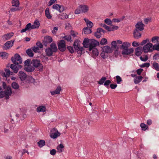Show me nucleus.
Segmentation results:
<instances>
[{"label": "nucleus", "instance_id": "nucleus-1", "mask_svg": "<svg viewBox=\"0 0 159 159\" xmlns=\"http://www.w3.org/2000/svg\"><path fill=\"white\" fill-rule=\"evenodd\" d=\"M2 86L5 91L0 92V98H3L5 97L6 99H8L9 96H11L12 94L11 88L9 85L7 86L5 82H3Z\"/></svg>", "mask_w": 159, "mask_h": 159}, {"label": "nucleus", "instance_id": "nucleus-2", "mask_svg": "<svg viewBox=\"0 0 159 159\" xmlns=\"http://www.w3.org/2000/svg\"><path fill=\"white\" fill-rule=\"evenodd\" d=\"M57 51V47L55 43H52L50 47L47 48L45 50L46 55L49 57L52 56L53 53L56 52Z\"/></svg>", "mask_w": 159, "mask_h": 159}, {"label": "nucleus", "instance_id": "nucleus-3", "mask_svg": "<svg viewBox=\"0 0 159 159\" xmlns=\"http://www.w3.org/2000/svg\"><path fill=\"white\" fill-rule=\"evenodd\" d=\"M89 9V7L88 6L85 4L81 5L75 9L74 13L75 14L86 13L88 11Z\"/></svg>", "mask_w": 159, "mask_h": 159}, {"label": "nucleus", "instance_id": "nucleus-4", "mask_svg": "<svg viewBox=\"0 0 159 159\" xmlns=\"http://www.w3.org/2000/svg\"><path fill=\"white\" fill-rule=\"evenodd\" d=\"M11 60L14 64L19 65L22 63V59L20 56L18 54L15 55L14 57H11Z\"/></svg>", "mask_w": 159, "mask_h": 159}, {"label": "nucleus", "instance_id": "nucleus-5", "mask_svg": "<svg viewBox=\"0 0 159 159\" xmlns=\"http://www.w3.org/2000/svg\"><path fill=\"white\" fill-rule=\"evenodd\" d=\"M143 48L144 52L145 53L151 52L153 51V45L150 43H147Z\"/></svg>", "mask_w": 159, "mask_h": 159}, {"label": "nucleus", "instance_id": "nucleus-6", "mask_svg": "<svg viewBox=\"0 0 159 159\" xmlns=\"http://www.w3.org/2000/svg\"><path fill=\"white\" fill-rule=\"evenodd\" d=\"M32 63L33 66L38 69L40 70H42L43 68L42 65L40 63L39 60L37 59H33Z\"/></svg>", "mask_w": 159, "mask_h": 159}, {"label": "nucleus", "instance_id": "nucleus-7", "mask_svg": "<svg viewBox=\"0 0 159 159\" xmlns=\"http://www.w3.org/2000/svg\"><path fill=\"white\" fill-rule=\"evenodd\" d=\"M60 134V133L58 132L56 129L53 128L51 131L50 136L52 138L55 139L59 136Z\"/></svg>", "mask_w": 159, "mask_h": 159}, {"label": "nucleus", "instance_id": "nucleus-8", "mask_svg": "<svg viewBox=\"0 0 159 159\" xmlns=\"http://www.w3.org/2000/svg\"><path fill=\"white\" fill-rule=\"evenodd\" d=\"M74 46L75 49L79 51L82 52L83 51V48L80 46V41L78 40H75L74 44Z\"/></svg>", "mask_w": 159, "mask_h": 159}, {"label": "nucleus", "instance_id": "nucleus-9", "mask_svg": "<svg viewBox=\"0 0 159 159\" xmlns=\"http://www.w3.org/2000/svg\"><path fill=\"white\" fill-rule=\"evenodd\" d=\"M59 49L61 52L64 51L66 48L65 44V42L64 40H61L58 44Z\"/></svg>", "mask_w": 159, "mask_h": 159}, {"label": "nucleus", "instance_id": "nucleus-10", "mask_svg": "<svg viewBox=\"0 0 159 159\" xmlns=\"http://www.w3.org/2000/svg\"><path fill=\"white\" fill-rule=\"evenodd\" d=\"M99 44V43L95 40L94 39H91L89 43V50H91L93 48H95V47Z\"/></svg>", "mask_w": 159, "mask_h": 159}, {"label": "nucleus", "instance_id": "nucleus-11", "mask_svg": "<svg viewBox=\"0 0 159 159\" xmlns=\"http://www.w3.org/2000/svg\"><path fill=\"white\" fill-rule=\"evenodd\" d=\"M15 40H10L6 42L3 46V48L5 50L9 49L13 45V43Z\"/></svg>", "mask_w": 159, "mask_h": 159}, {"label": "nucleus", "instance_id": "nucleus-12", "mask_svg": "<svg viewBox=\"0 0 159 159\" xmlns=\"http://www.w3.org/2000/svg\"><path fill=\"white\" fill-rule=\"evenodd\" d=\"M89 54L93 58H95L97 56L99 52L98 49L96 48H93L91 50H89Z\"/></svg>", "mask_w": 159, "mask_h": 159}, {"label": "nucleus", "instance_id": "nucleus-13", "mask_svg": "<svg viewBox=\"0 0 159 159\" xmlns=\"http://www.w3.org/2000/svg\"><path fill=\"white\" fill-rule=\"evenodd\" d=\"M52 8L61 12L64 11L65 9L63 6L59 5L57 4H55L52 6Z\"/></svg>", "mask_w": 159, "mask_h": 159}, {"label": "nucleus", "instance_id": "nucleus-14", "mask_svg": "<svg viewBox=\"0 0 159 159\" xmlns=\"http://www.w3.org/2000/svg\"><path fill=\"white\" fill-rule=\"evenodd\" d=\"M14 35L13 32H10L4 34L2 36V40L6 41L10 39Z\"/></svg>", "mask_w": 159, "mask_h": 159}, {"label": "nucleus", "instance_id": "nucleus-15", "mask_svg": "<svg viewBox=\"0 0 159 159\" xmlns=\"http://www.w3.org/2000/svg\"><path fill=\"white\" fill-rule=\"evenodd\" d=\"M33 29V28L32 25L30 23H29L26 25L25 28L22 29L20 31V32L23 33L25 32L26 31H30Z\"/></svg>", "mask_w": 159, "mask_h": 159}, {"label": "nucleus", "instance_id": "nucleus-16", "mask_svg": "<svg viewBox=\"0 0 159 159\" xmlns=\"http://www.w3.org/2000/svg\"><path fill=\"white\" fill-rule=\"evenodd\" d=\"M18 76L21 81L25 80L27 78V75L22 71H20L19 72Z\"/></svg>", "mask_w": 159, "mask_h": 159}, {"label": "nucleus", "instance_id": "nucleus-17", "mask_svg": "<svg viewBox=\"0 0 159 159\" xmlns=\"http://www.w3.org/2000/svg\"><path fill=\"white\" fill-rule=\"evenodd\" d=\"M52 41V38L50 36H46L44 38V44L45 46H47L48 44H49Z\"/></svg>", "mask_w": 159, "mask_h": 159}, {"label": "nucleus", "instance_id": "nucleus-18", "mask_svg": "<svg viewBox=\"0 0 159 159\" xmlns=\"http://www.w3.org/2000/svg\"><path fill=\"white\" fill-rule=\"evenodd\" d=\"M144 25L142 21L138 22L135 25L136 29L137 30L140 31H142L144 29Z\"/></svg>", "mask_w": 159, "mask_h": 159}, {"label": "nucleus", "instance_id": "nucleus-19", "mask_svg": "<svg viewBox=\"0 0 159 159\" xmlns=\"http://www.w3.org/2000/svg\"><path fill=\"white\" fill-rule=\"evenodd\" d=\"M134 51V49L132 48H126L123 49L122 52V53L123 55H129L131 53L133 52Z\"/></svg>", "mask_w": 159, "mask_h": 159}, {"label": "nucleus", "instance_id": "nucleus-20", "mask_svg": "<svg viewBox=\"0 0 159 159\" xmlns=\"http://www.w3.org/2000/svg\"><path fill=\"white\" fill-rule=\"evenodd\" d=\"M18 67L16 65L14 64H11L10 66V68L13 70L15 73H17L20 68H21L22 66L21 65H18Z\"/></svg>", "mask_w": 159, "mask_h": 159}, {"label": "nucleus", "instance_id": "nucleus-21", "mask_svg": "<svg viewBox=\"0 0 159 159\" xmlns=\"http://www.w3.org/2000/svg\"><path fill=\"white\" fill-rule=\"evenodd\" d=\"M102 49L104 52L107 53H111L112 52V49L107 45L104 46Z\"/></svg>", "mask_w": 159, "mask_h": 159}, {"label": "nucleus", "instance_id": "nucleus-22", "mask_svg": "<svg viewBox=\"0 0 159 159\" xmlns=\"http://www.w3.org/2000/svg\"><path fill=\"white\" fill-rule=\"evenodd\" d=\"M134 37L135 39H138L141 37V34L137 29H135L134 32Z\"/></svg>", "mask_w": 159, "mask_h": 159}, {"label": "nucleus", "instance_id": "nucleus-23", "mask_svg": "<svg viewBox=\"0 0 159 159\" xmlns=\"http://www.w3.org/2000/svg\"><path fill=\"white\" fill-rule=\"evenodd\" d=\"M90 41H91V39H89L88 38H85L84 39L83 43V44L85 48H87L89 47Z\"/></svg>", "mask_w": 159, "mask_h": 159}, {"label": "nucleus", "instance_id": "nucleus-24", "mask_svg": "<svg viewBox=\"0 0 159 159\" xmlns=\"http://www.w3.org/2000/svg\"><path fill=\"white\" fill-rule=\"evenodd\" d=\"M143 48L141 47L137 48L135 49V54L137 56H139L143 52Z\"/></svg>", "mask_w": 159, "mask_h": 159}, {"label": "nucleus", "instance_id": "nucleus-25", "mask_svg": "<svg viewBox=\"0 0 159 159\" xmlns=\"http://www.w3.org/2000/svg\"><path fill=\"white\" fill-rule=\"evenodd\" d=\"M46 108L45 106H41L37 107L36 111L37 112H44L46 111Z\"/></svg>", "mask_w": 159, "mask_h": 159}, {"label": "nucleus", "instance_id": "nucleus-26", "mask_svg": "<svg viewBox=\"0 0 159 159\" xmlns=\"http://www.w3.org/2000/svg\"><path fill=\"white\" fill-rule=\"evenodd\" d=\"M45 16L48 19H51L52 18V16L50 14L48 8H47L45 11Z\"/></svg>", "mask_w": 159, "mask_h": 159}, {"label": "nucleus", "instance_id": "nucleus-27", "mask_svg": "<svg viewBox=\"0 0 159 159\" xmlns=\"http://www.w3.org/2000/svg\"><path fill=\"white\" fill-rule=\"evenodd\" d=\"M61 90V87L60 86H58L55 90L51 91L50 92L51 95H53L56 94H59Z\"/></svg>", "mask_w": 159, "mask_h": 159}, {"label": "nucleus", "instance_id": "nucleus-28", "mask_svg": "<svg viewBox=\"0 0 159 159\" xmlns=\"http://www.w3.org/2000/svg\"><path fill=\"white\" fill-rule=\"evenodd\" d=\"M33 29L38 28L40 25L39 21L37 20H35L33 25H32Z\"/></svg>", "mask_w": 159, "mask_h": 159}, {"label": "nucleus", "instance_id": "nucleus-29", "mask_svg": "<svg viewBox=\"0 0 159 159\" xmlns=\"http://www.w3.org/2000/svg\"><path fill=\"white\" fill-rule=\"evenodd\" d=\"M8 54L5 52H0V57L3 59H6L8 58Z\"/></svg>", "mask_w": 159, "mask_h": 159}, {"label": "nucleus", "instance_id": "nucleus-30", "mask_svg": "<svg viewBox=\"0 0 159 159\" xmlns=\"http://www.w3.org/2000/svg\"><path fill=\"white\" fill-rule=\"evenodd\" d=\"M125 16H123L119 18H114L112 20V21L114 22H117L119 23L120 21H122L124 18H125Z\"/></svg>", "mask_w": 159, "mask_h": 159}, {"label": "nucleus", "instance_id": "nucleus-31", "mask_svg": "<svg viewBox=\"0 0 159 159\" xmlns=\"http://www.w3.org/2000/svg\"><path fill=\"white\" fill-rule=\"evenodd\" d=\"M130 45V44L128 42H125L123 43L121 46V48L124 49L128 48Z\"/></svg>", "mask_w": 159, "mask_h": 159}, {"label": "nucleus", "instance_id": "nucleus-32", "mask_svg": "<svg viewBox=\"0 0 159 159\" xmlns=\"http://www.w3.org/2000/svg\"><path fill=\"white\" fill-rule=\"evenodd\" d=\"M142 78L141 76L137 77L134 79V82L135 84H138L142 80Z\"/></svg>", "mask_w": 159, "mask_h": 159}, {"label": "nucleus", "instance_id": "nucleus-33", "mask_svg": "<svg viewBox=\"0 0 159 159\" xmlns=\"http://www.w3.org/2000/svg\"><path fill=\"white\" fill-rule=\"evenodd\" d=\"M24 70L28 72H30L34 71V68L32 66H28L27 67L25 68Z\"/></svg>", "mask_w": 159, "mask_h": 159}, {"label": "nucleus", "instance_id": "nucleus-34", "mask_svg": "<svg viewBox=\"0 0 159 159\" xmlns=\"http://www.w3.org/2000/svg\"><path fill=\"white\" fill-rule=\"evenodd\" d=\"M64 148V146L63 144H61L57 146V149L58 152L59 153H61L63 151V149Z\"/></svg>", "mask_w": 159, "mask_h": 159}, {"label": "nucleus", "instance_id": "nucleus-35", "mask_svg": "<svg viewBox=\"0 0 159 159\" xmlns=\"http://www.w3.org/2000/svg\"><path fill=\"white\" fill-rule=\"evenodd\" d=\"M11 87L14 89H17L19 88V85L18 83L14 82L11 84Z\"/></svg>", "mask_w": 159, "mask_h": 159}, {"label": "nucleus", "instance_id": "nucleus-36", "mask_svg": "<svg viewBox=\"0 0 159 159\" xmlns=\"http://www.w3.org/2000/svg\"><path fill=\"white\" fill-rule=\"evenodd\" d=\"M83 32L84 34H90L92 32L90 29L88 27L83 29Z\"/></svg>", "mask_w": 159, "mask_h": 159}, {"label": "nucleus", "instance_id": "nucleus-37", "mask_svg": "<svg viewBox=\"0 0 159 159\" xmlns=\"http://www.w3.org/2000/svg\"><path fill=\"white\" fill-rule=\"evenodd\" d=\"M11 74V72L9 69H7L5 70V72L4 73V76L6 77H7L9 76Z\"/></svg>", "mask_w": 159, "mask_h": 159}, {"label": "nucleus", "instance_id": "nucleus-38", "mask_svg": "<svg viewBox=\"0 0 159 159\" xmlns=\"http://www.w3.org/2000/svg\"><path fill=\"white\" fill-rule=\"evenodd\" d=\"M45 142L43 140H40L38 143V146L40 148L43 147L45 145Z\"/></svg>", "mask_w": 159, "mask_h": 159}, {"label": "nucleus", "instance_id": "nucleus-39", "mask_svg": "<svg viewBox=\"0 0 159 159\" xmlns=\"http://www.w3.org/2000/svg\"><path fill=\"white\" fill-rule=\"evenodd\" d=\"M106 79V77H102L99 80V81L98 82V84H99L100 85L104 83Z\"/></svg>", "mask_w": 159, "mask_h": 159}, {"label": "nucleus", "instance_id": "nucleus-40", "mask_svg": "<svg viewBox=\"0 0 159 159\" xmlns=\"http://www.w3.org/2000/svg\"><path fill=\"white\" fill-rule=\"evenodd\" d=\"M12 3L13 6H19V2L18 0H12Z\"/></svg>", "mask_w": 159, "mask_h": 159}, {"label": "nucleus", "instance_id": "nucleus-41", "mask_svg": "<svg viewBox=\"0 0 159 159\" xmlns=\"http://www.w3.org/2000/svg\"><path fill=\"white\" fill-rule=\"evenodd\" d=\"M15 7L11 8L10 11L11 12H15L18 11H20L21 9V7H19V6H15Z\"/></svg>", "mask_w": 159, "mask_h": 159}, {"label": "nucleus", "instance_id": "nucleus-42", "mask_svg": "<svg viewBox=\"0 0 159 159\" xmlns=\"http://www.w3.org/2000/svg\"><path fill=\"white\" fill-rule=\"evenodd\" d=\"M26 52L27 55L30 57H33L34 54L32 51L30 49H29L26 50Z\"/></svg>", "mask_w": 159, "mask_h": 159}, {"label": "nucleus", "instance_id": "nucleus-43", "mask_svg": "<svg viewBox=\"0 0 159 159\" xmlns=\"http://www.w3.org/2000/svg\"><path fill=\"white\" fill-rule=\"evenodd\" d=\"M140 126L142 129V130L144 131H145L148 128V126L146 124L143 123H142L140 124Z\"/></svg>", "mask_w": 159, "mask_h": 159}, {"label": "nucleus", "instance_id": "nucleus-44", "mask_svg": "<svg viewBox=\"0 0 159 159\" xmlns=\"http://www.w3.org/2000/svg\"><path fill=\"white\" fill-rule=\"evenodd\" d=\"M154 68L157 71H159V65L156 62H154L152 65Z\"/></svg>", "mask_w": 159, "mask_h": 159}, {"label": "nucleus", "instance_id": "nucleus-45", "mask_svg": "<svg viewBox=\"0 0 159 159\" xmlns=\"http://www.w3.org/2000/svg\"><path fill=\"white\" fill-rule=\"evenodd\" d=\"M100 43L102 45L107 44V39L105 38L102 39L100 41Z\"/></svg>", "mask_w": 159, "mask_h": 159}, {"label": "nucleus", "instance_id": "nucleus-46", "mask_svg": "<svg viewBox=\"0 0 159 159\" xmlns=\"http://www.w3.org/2000/svg\"><path fill=\"white\" fill-rule=\"evenodd\" d=\"M105 22L108 25L112 26V21L110 19H106L105 20Z\"/></svg>", "mask_w": 159, "mask_h": 159}, {"label": "nucleus", "instance_id": "nucleus-47", "mask_svg": "<svg viewBox=\"0 0 159 159\" xmlns=\"http://www.w3.org/2000/svg\"><path fill=\"white\" fill-rule=\"evenodd\" d=\"M116 82L118 84H120V82L122 81L121 77L117 75L116 76Z\"/></svg>", "mask_w": 159, "mask_h": 159}, {"label": "nucleus", "instance_id": "nucleus-48", "mask_svg": "<svg viewBox=\"0 0 159 159\" xmlns=\"http://www.w3.org/2000/svg\"><path fill=\"white\" fill-rule=\"evenodd\" d=\"M140 60L143 61H147L148 59V57L147 55H145L144 57H142V56L140 57Z\"/></svg>", "mask_w": 159, "mask_h": 159}, {"label": "nucleus", "instance_id": "nucleus-49", "mask_svg": "<svg viewBox=\"0 0 159 159\" xmlns=\"http://www.w3.org/2000/svg\"><path fill=\"white\" fill-rule=\"evenodd\" d=\"M116 41H113L111 43V47L112 48L116 49L117 46L116 45Z\"/></svg>", "mask_w": 159, "mask_h": 159}, {"label": "nucleus", "instance_id": "nucleus-50", "mask_svg": "<svg viewBox=\"0 0 159 159\" xmlns=\"http://www.w3.org/2000/svg\"><path fill=\"white\" fill-rule=\"evenodd\" d=\"M65 39L68 41L71 42L72 40L70 35H66L64 37Z\"/></svg>", "mask_w": 159, "mask_h": 159}, {"label": "nucleus", "instance_id": "nucleus-51", "mask_svg": "<svg viewBox=\"0 0 159 159\" xmlns=\"http://www.w3.org/2000/svg\"><path fill=\"white\" fill-rule=\"evenodd\" d=\"M150 66V64L149 63H145L142 64L140 66V67H148Z\"/></svg>", "mask_w": 159, "mask_h": 159}, {"label": "nucleus", "instance_id": "nucleus-52", "mask_svg": "<svg viewBox=\"0 0 159 159\" xmlns=\"http://www.w3.org/2000/svg\"><path fill=\"white\" fill-rule=\"evenodd\" d=\"M153 50H159V43H157L153 46Z\"/></svg>", "mask_w": 159, "mask_h": 159}, {"label": "nucleus", "instance_id": "nucleus-53", "mask_svg": "<svg viewBox=\"0 0 159 159\" xmlns=\"http://www.w3.org/2000/svg\"><path fill=\"white\" fill-rule=\"evenodd\" d=\"M118 28V27L117 26L114 25L111 27H110L109 31H113L115 30H116Z\"/></svg>", "mask_w": 159, "mask_h": 159}, {"label": "nucleus", "instance_id": "nucleus-54", "mask_svg": "<svg viewBox=\"0 0 159 159\" xmlns=\"http://www.w3.org/2000/svg\"><path fill=\"white\" fill-rule=\"evenodd\" d=\"M100 25V26H101L102 27H104V28L105 29H106V30H108V31H109V30L110 29V27H109V26H108L104 24H102V23Z\"/></svg>", "mask_w": 159, "mask_h": 159}, {"label": "nucleus", "instance_id": "nucleus-55", "mask_svg": "<svg viewBox=\"0 0 159 159\" xmlns=\"http://www.w3.org/2000/svg\"><path fill=\"white\" fill-rule=\"evenodd\" d=\"M105 31L103 30L102 29L100 28H99L97 29L96 32L101 33V32H102L103 33H105Z\"/></svg>", "mask_w": 159, "mask_h": 159}, {"label": "nucleus", "instance_id": "nucleus-56", "mask_svg": "<svg viewBox=\"0 0 159 159\" xmlns=\"http://www.w3.org/2000/svg\"><path fill=\"white\" fill-rule=\"evenodd\" d=\"M58 27H55L53 28V29L52 30V32L53 34L55 35L56 34L58 30Z\"/></svg>", "mask_w": 159, "mask_h": 159}, {"label": "nucleus", "instance_id": "nucleus-57", "mask_svg": "<svg viewBox=\"0 0 159 159\" xmlns=\"http://www.w3.org/2000/svg\"><path fill=\"white\" fill-rule=\"evenodd\" d=\"M149 42V40L148 39H146V40H143L142 41V42L141 43L140 45H143L146 44L147 42Z\"/></svg>", "mask_w": 159, "mask_h": 159}, {"label": "nucleus", "instance_id": "nucleus-58", "mask_svg": "<svg viewBox=\"0 0 159 159\" xmlns=\"http://www.w3.org/2000/svg\"><path fill=\"white\" fill-rule=\"evenodd\" d=\"M32 49L35 53H36L39 50V48L38 47L34 46L32 48Z\"/></svg>", "mask_w": 159, "mask_h": 159}, {"label": "nucleus", "instance_id": "nucleus-59", "mask_svg": "<svg viewBox=\"0 0 159 159\" xmlns=\"http://www.w3.org/2000/svg\"><path fill=\"white\" fill-rule=\"evenodd\" d=\"M87 25L88 28H90L93 26V24L91 21H89V22L87 23Z\"/></svg>", "mask_w": 159, "mask_h": 159}, {"label": "nucleus", "instance_id": "nucleus-60", "mask_svg": "<svg viewBox=\"0 0 159 159\" xmlns=\"http://www.w3.org/2000/svg\"><path fill=\"white\" fill-rule=\"evenodd\" d=\"M67 49L70 53H72L74 52V50L72 47L70 46H68Z\"/></svg>", "mask_w": 159, "mask_h": 159}, {"label": "nucleus", "instance_id": "nucleus-61", "mask_svg": "<svg viewBox=\"0 0 159 159\" xmlns=\"http://www.w3.org/2000/svg\"><path fill=\"white\" fill-rule=\"evenodd\" d=\"M36 45L38 46L39 48H42L43 47V46L42 43L40 42H37L36 43Z\"/></svg>", "mask_w": 159, "mask_h": 159}, {"label": "nucleus", "instance_id": "nucleus-62", "mask_svg": "<svg viewBox=\"0 0 159 159\" xmlns=\"http://www.w3.org/2000/svg\"><path fill=\"white\" fill-rule=\"evenodd\" d=\"M111 83V82L110 80H105L104 83V85L105 86H108Z\"/></svg>", "mask_w": 159, "mask_h": 159}, {"label": "nucleus", "instance_id": "nucleus-63", "mask_svg": "<svg viewBox=\"0 0 159 159\" xmlns=\"http://www.w3.org/2000/svg\"><path fill=\"white\" fill-rule=\"evenodd\" d=\"M56 0H50L48 3V6H50L55 2Z\"/></svg>", "mask_w": 159, "mask_h": 159}, {"label": "nucleus", "instance_id": "nucleus-64", "mask_svg": "<svg viewBox=\"0 0 159 159\" xmlns=\"http://www.w3.org/2000/svg\"><path fill=\"white\" fill-rule=\"evenodd\" d=\"M101 33H99L96 32L95 33V36L97 38H100L101 37Z\"/></svg>", "mask_w": 159, "mask_h": 159}]
</instances>
